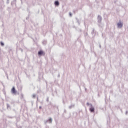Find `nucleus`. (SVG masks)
Returning a JSON list of instances; mask_svg holds the SVG:
<instances>
[{"label":"nucleus","mask_w":128,"mask_h":128,"mask_svg":"<svg viewBox=\"0 0 128 128\" xmlns=\"http://www.w3.org/2000/svg\"><path fill=\"white\" fill-rule=\"evenodd\" d=\"M72 108H74V104H72L68 106V108L70 110H72Z\"/></svg>","instance_id":"obj_11"},{"label":"nucleus","mask_w":128,"mask_h":128,"mask_svg":"<svg viewBox=\"0 0 128 128\" xmlns=\"http://www.w3.org/2000/svg\"><path fill=\"white\" fill-rule=\"evenodd\" d=\"M46 54L42 50H40L39 52H38V56H44Z\"/></svg>","instance_id":"obj_4"},{"label":"nucleus","mask_w":128,"mask_h":128,"mask_svg":"<svg viewBox=\"0 0 128 128\" xmlns=\"http://www.w3.org/2000/svg\"><path fill=\"white\" fill-rule=\"evenodd\" d=\"M21 2H22V0H21Z\"/></svg>","instance_id":"obj_40"},{"label":"nucleus","mask_w":128,"mask_h":128,"mask_svg":"<svg viewBox=\"0 0 128 128\" xmlns=\"http://www.w3.org/2000/svg\"><path fill=\"white\" fill-rule=\"evenodd\" d=\"M64 114H66V109L64 110Z\"/></svg>","instance_id":"obj_27"},{"label":"nucleus","mask_w":128,"mask_h":128,"mask_svg":"<svg viewBox=\"0 0 128 128\" xmlns=\"http://www.w3.org/2000/svg\"><path fill=\"white\" fill-rule=\"evenodd\" d=\"M39 108H40V110H42V106H40Z\"/></svg>","instance_id":"obj_32"},{"label":"nucleus","mask_w":128,"mask_h":128,"mask_svg":"<svg viewBox=\"0 0 128 128\" xmlns=\"http://www.w3.org/2000/svg\"><path fill=\"white\" fill-rule=\"evenodd\" d=\"M96 30L94 29V28H92V31L91 32L92 35L94 36H96Z\"/></svg>","instance_id":"obj_8"},{"label":"nucleus","mask_w":128,"mask_h":128,"mask_svg":"<svg viewBox=\"0 0 128 128\" xmlns=\"http://www.w3.org/2000/svg\"><path fill=\"white\" fill-rule=\"evenodd\" d=\"M28 18H29L28 16L26 18V20H28Z\"/></svg>","instance_id":"obj_35"},{"label":"nucleus","mask_w":128,"mask_h":128,"mask_svg":"<svg viewBox=\"0 0 128 128\" xmlns=\"http://www.w3.org/2000/svg\"><path fill=\"white\" fill-rule=\"evenodd\" d=\"M27 12H30V9L28 8H27Z\"/></svg>","instance_id":"obj_28"},{"label":"nucleus","mask_w":128,"mask_h":128,"mask_svg":"<svg viewBox=\"0 0 128 128\" xmlns=\"http://www.w3.org/2000/svg\"><path fill=\"white\" fill-rule=\"evenodd\" d=\"M99 47L100 48H102V45L100 44H99Z\"/></svg>","instance_id":"obj_23"},{"label":"nucleus","mask_w":128,"mask_h":128,"mask_svg":"<svg viewBox=\"0 0 128 128\" xmlns=\"http://www.w3.org/2000/svg\"><path fill=\"white\" fill-rule=\"evenodd\" d=\"M16 92H18L16 90V88H14V86H13L11 89V94H12L16 95Z\"/></svg>","instance_id":"obj_2"},{"label":"nucleus","mask_w":128,"mask_h":128,"mask_svg":"<svg viewBox=\"0 0 128 128\" xmlns=\"http://www.w3.org/2000/svg\"><path fill=\"white\" fill-rule=\"evenodd\" d=\"M38 97H37V101H36V104H38Z\"/></svg>","instance_id":"obj_29"},{"label":"nucleus","mask_w":128,"mask_h":128,"mask_svg":"<svg viewBox=\"0 0 128 128\" xmlns=\"http://www.w3.org/2000/svg\"><path fill=\"white\" fill-rule=\"evenodd\" d=\"M0 44L2 46H4V42H0Z\"/></svg>","instance_id":"obj_13"},{"label":"nucleus","mask_w":128,"mask_h":128,"mask_svg":"<svg viewBox=\"0 0 128 128\" xmlns=\"http://www.w3.org/2000/svg\"><path fill=\"white\" fill-rule=\"evenodd\" d=\"M40 104H42L44 103L42 102H40Z\"/></svg>","instance_id":"obj_39"},{"label":"nucleus","mask_w":128,"mask_h":128,"mask_svg":"<svg viewBox=\"0 0 128 128\" xmlns=\"http://www.w3.org/2000/svg\"><path fill=\"white\" fill-rule=\"evenodd\" d=\"M76 12H78V10H73V12H74V14H76Z\"/></svg>","instance_id":"obj_16"},{"label":"nucleus","mask_w":128,"mask_h":128,"mask_svg":"<svg viewBox=\"0 0 128 128\" xmlns=\"http://www.w3.org/2000/svg\"><path fill=\"white\" fill-rule=\"evenodd\" d=\"M32 106H33L34 105V102H32Z\"/></svg>","instance_id":"obj_36"},{"label":"nucleus","mask_w":128,"mask_h":128,"mask_svg":"<svg viewBox=\"0 0 128 128\" xmlns=\"http://www.w3.org/2000/svg\"><path fill=\"white\" fill-rule=\"evenodd\" d=\"M122 26H124V24L122 22V20H120L118 22L117 24L118 28H122Z\"/></svg>","instance_id":"obj_1"},{"label":"nucleus","mask_w":128,"mask_h":128,"mask_svg":"<svg viewBox=\"0 0 128 128\" xmlns=\"http://www.w3.org/2000/svg\"><path fill=\"white\" fill-rule=\"evenodd\" d=\"M16 4L14 2V1H12V2H11V4L12 5V4Z\"/></svg>","instance_id":"obj_20"},{"label":"nucleus","mask_w":128,"mask_h":128,"mask_svg":"<svg viewBox=\"0 0 128 128\" xmlns=\"http://www.w3.org/2000/svg\"><path fill=\"white\" fill-rule=\"evenodd\" d=\"M16 52H18V50L16 49Z\"/></svg>","instance_id":"obj_38"},{"label":"nucleus","mask_w":128,"mask_h":128,"mask_svg":"<svg viewBox=\"0 0 128 128\" xmlns=\"http://www.w3.org/2000/svg\"><path fill=\"white\" fill-rule=\"evenodd\" d=\"M20 96H21L22 98H24V94H21Z\"/></svg>","instance_id":"obj_22"},{"label":"nucleus","mask_w":128,"mask_h":128,"mask_svg":"<svg viewBox=\"0 0 128 128\" xmlns=\"http://www.w3.org/2000/svg\"><path fill=\"white\" fill-rule=\"evenodd\" d=\"M86 104H87V106H90V103L88 102L87 103H86Z\"/></svg>","instance_id":"obj_26"},{"label":"nucleus","mask_w":128,"mask_h":128,"mask_svg":"<svg viewBox=\"0 0 128 128\" xmlns=\"http://www.w3.org/2000/svg\"><path fill=\"white\" fill-rule=\"evenodd\" d=\"M76 19L77 22L78 24L79 25L80 24V20H78V18H76Z\"/></svg>","instance_id":"obj_14"},{"label":"nucleus","mask_w":128,"mask_h":128,"mask_svg":"<svg viewBox=\"0 0 128 128\" xmlns=\"http://www.w3.org/2000/svg\"><path fill=\"white\" fill-rule=\"evenodd\" d=\"M7 110H11L10 106L8 104H6Z\"/></svg>","instance_id":"obj_10"},{"label":"nucleus","mask_w":128,"mask_h":128,"mask_svg":"<svg viewBox=\"0 0 128 128\" xmlns=\"http://www.w3.org/2000/svg\"><path fill=\"white\" fill-rule=\"evenodd\" d=\"M54 4L56 6H60V2H58V0H56Z\"/></svg>","instance_id":"obj_9"},{"label":"nucleus","mask_w":128,"mask_h":128,"mask_svg":"<svg viewBox=\"0 0 128 128\" xmlns=\"http://www.w3.org/2000/svg\"><path fill=\"white\" fill-rule=\"evenodd\" d=\"M20 50H21L22 52H23L22 48H20Z\"/></svg>","instance_id":"obj_24"},{"label":"nucleus","mask_w":128,"mask_h":128,"mask_svg":"<svg viewBox=\"0 0 128 128\" xmlns=\"http://www.w3.org/2000/svg\"><path fill=\"white\" fill-rule=\"evenodd\" d=\"M42 44H44V46H46V44H48V41H46V40H44L42 42Z\"/></svg>","instance_id":"obj_12"},{"label":"nucleus","mask_w":128,"mask_h":128,"mask_svg":"<svg viewBox=\"0 0 128 128\" xmlns=\"http://www.w3.org/2000/svg\"><path fill=\"white\" fill-rule=\"evenodd\" d=\"M78 32H82V29H79Z\"/></svg>","instance_id":"obj_31"},{"label":"nucleus","mask_w":128,"mask_h":128,"mask_svg":"<svg viewBox=\"0 0 128 128\" xmlns=\"http://www.w3.org/2000/svg\"><path fill=\"white\" fill-rule=\"evenodd\" d=\"M58 78H60V74H58Z\"/></svg>","instance_id":"obj_25"},{"label":"nucleus","mask_w":128,"mask_h":128,"mask_svg":"<svg viewBox=\"0 0 128 128\" xmlns=\"http://www.w3.org/2000/svg\"><path fill=\"white\" fill-rule=\"evenodd\" d=\"M36 94H32V98H36Z\"/></svg>","instance_id":"obj_15"},{"label":"nucleus","mask_w":128,"mask_h":128,"mask_svg":"<svg viewBox=\"0 0 128 128\" xmlns=\"http://www.w3.org/2000/svg\"><path fill=\"white\" fill-rule=\"evenodd\" d=\"M56 109L58 110V106H56Z\"/></svg>","instance_id":"obj_37"},{"label":"nucleus","mask_w":128,"mask_h":128,"mask_svg":"<svg viewBox=\"0 0 128 128\" xmlns=\"http://www.w3.org/2000/svg\"><path fill=\"white\" fill-rule=\"evenodd\" d=\"M97 20H98V23L100 24L102 22V16L98 15L97 17Z\"/></svg>","instance_id":"obj_5"},{"label":"nucleus","mask_w":128,"mask_h":128,"mask_svg":"<svg viewBox=\"0 0 128 128\" xmlns=\"http://www.w3.org/2000/svg\"><path fill=\"white\" fill-rule=\"evenodd\" d=\"M46 100L47 102H49V98L48 97L47 98Z\"/></svg>","instance_id":"obj_18"},{"label":"nucleus","mask_w":128,"mask_h":128,"mask_svg":"<svg viewBox=\"0 0 128 128\" xmlns=\"http://www.w3.org/2000/svg\"><path fill=\"white\" fill-rule=\"evenodd\" d=\"M47 122H48V124H52V118H50L48 120L44 121V124H46Z\"/></svg>","instance_id":"obj_3"},{"label":"nucleus","mask_w":128,"mask_h":128,"mask_svg":"<svg viewBox=\"0 0 128 128\" xmlns=\"http://www.w3.org/2000/svg\"><path fill=\"white\" fill-rule=\"evenodd\" d=\"M7 118H14V116H8Z\"/></svg>","instance_id":"obj_17"},{"label":"nucleus","mask_w":128,"mask_h":128,"mask_svg":"<svg viewBox=\"0 0 128 128\" xmlns=\"http://www.w3.org/2000/svg\"><path fill=\"white\" fill-rule=\"evenodd\" d=\"M16 0H13V2H15L16 3Z\"/></svg>","instance_id":"obj_33"},{"label":"nucleus","mask_w":128,"mask_h":128,"mask_svg":"<svg viewBox=\"0 0 128 128\" xmlns=\"http://www.w3.org/2000/svg\"><path fill=\"white\" fill-rule=\"evenodd\" d=\"M127 120H128V118L127 119Z\"/></svg>","instance_id":"obj_42"},{"label":"nucleus","mask_w":128,"mask_h":128,"mask_svg":"<svg viewBox=\"0 0 128 128\" xmlns=\"http://www.w3.org/2000/svg\"><path fill=\"white\" fill-rule=\"evenodd\" d=\"M85 90H86V88H85Z\"/></svg>","instance_id":"obj_41"},{"label":"nucleus","mask_w":128,"mask_h":128,"mask_svg":"<svg viewBox=\"0 0 128 128\" xmlns=\"http://www.w3.org/2000/svg\"><path fill=\"white\" fill-rule=\"evenodd\" d=\"M6 2L7 4H10V0H7Z\"/></svg>","instance_id":"obj_19"},{"label":"nucleus","mask_w":128,"mask_h":128,"mask_svg":"<svg viewBox=\"0 0 128 128\" xmlns=\"http://www.w3.org/2000/svg\"><path fill=\"white\" fill-rule=\"evenodd\" d=\"M84 36H88V33L85 34Z\"/></svg>","instance_id":"obj_30"},{"label":"nucleus","mask_w":128,"mask_h":128,"mask_svg":"<svg viewBox=\"0 0 128 128\" xmlns=\"http://www.w3.org/2000/svg\"><path fill=\"white\" fill-rule=\"evenodd\" d=\"M69 14H70V16H72V14L70 12L69 13Z\"/></svg>","instance_id":"obj_21"},{"label":"nucleus","mask_w":128,"mask_h":128,"mask_svg":"<svg viewBox=\"0 0 128 128\" xmlns=\"http://www.w3.org/2000/svg\"><path fill=\"white\" fill-rule=\"evenodd\" d=\"M17 88H18V90L22 92V85H18Z\"/></svg>","instance_id":"obj_7"},{"label":"nucleus","mask_w":128,"mask_h":128,"mask_svg":"<svg viewBox=\"0 0 128 128\" xmlns=\"http://www.w3.org/2000/svg\"><path fill=\"white\" fill-rule=\"evenodd\" d=\"M90 112H94V108L92 106V104H90Z\"/></svg>","instance_id":"obj_6"},{"label":"nucleus","mask_w":128,"mask_h":128,"mask_svg":"<svg viewBox=\"0 0 128 128\" xmlns=\"http://www.w3.org/2000/svg\"><path fill=\"white\" fill-rule=\"evenodd\" d=\"M62 102H63L64 104V99H62Z\"/></svg>","instance_id":"obj_34"}]
</instances>
